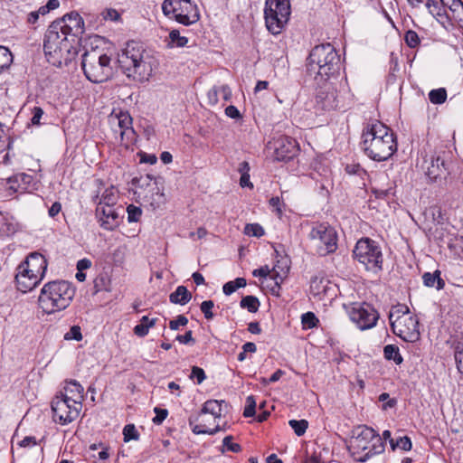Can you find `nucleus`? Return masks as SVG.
Listing matches in <instances>:
<instances>
[{"instance_id": "1", "label": "nucleus", "mask_w": 463, "mask_h": 463, "mask_svg": "<svg viewBox=\"0 0 463 463\" xmlns=\"http://www.w3.org/2000/svg\"><path fill=\"white\" fill-rule=\"evenodd\" d=\"M118 62L123 74L140 82L147 81L158 66L156 56L135 41L127 43L118 54Z\"/></svg>"}, {"instance_id": "2", "label": "nucleus", "mask_w": 463, "mask_h": 463, "mask_svg": "<svg viewBox=\"0 0 463 463\" xmlns=\"http://www.w3.org/2000/svg\"><path fill=\"white\" fill-rule=\"evenodd\" d=\"M362 148L374 161H385L397 150L394 134L380 121L368 123L363 129Z\"/></svg>"}, {"instance_id": "3", "label": "nucleus", "mask_w": 463, "mask_h": 463, "mask_svg": "<svg viewBox=\"0 0 463 463\" xmlns=\"http://www.w3.org/2000/svg\"><path fill=\"white\" fill-rule=\"evenodd\" d=\"M342 68L341 58L330 43L315 46L308 56L307 71L315 74L317 85L335 79Z\"/></svg>"}, {"instance_id": "4", "label": "nucleus", "mask_w": 463, "mask_h": 463, "mask_svg": "<svg viewBox=\"0 0 463 463\" xmlns=\"http://www.w3.org/2000/svg\"><path fill=\"white\" fill-rule=\"evenodd\" d=\"M74 42L62 31V24L52 22L43 41V51L48 61L57 67L67 65L77 52L73 47Z\"/></svg>"}, {"instance_id": "5", "label": "nucleus", "mask_w": 463, "mask_h": 463, "mask_svg": "<svg viewBox=\"0 0 463 463\" xmlns=\"http://www.w3.org/2000/svg\"><path fill=\"white\" fill-rule=\"evenodd\" d=\"M75 295V288L65 280L51 281L45 284L39 296L41 308L48 314L65 309Z\"/></svg>"}, {"instance_id": "6", "label": "nucleus", "mask_w": 463, "mask_h": 463, "mask_svg": "<svg viewBox=\"0 0 463 463\" xmlns=\"http://www.w3.org/2000/svg\"><path fill=\"white\" fill-rule=\"evenodd\" d=\"M349 450L356 461L365 462L373 456L383 452L384 445L373 429L362 426L354 430Z\"/></svg>"}, {"instance_id": "7", "label": "nucleus", "mask_w": 463, "mask_h": 463, "mask_svg": "<svg viewBox=\"0 0 463 463\" xmlns=\"http://www.w3.org/2000/svg\"><path fill=\"white\" fill-rule=\"evenodd\" d=\"M111 59L101 51H86L81 57V67L86 78L93 83L108 80L113 73Z\"/></svg>"}, {"instance_id": "8", "label": "nucleus", "mask_w": 463, "mask_h": 463, "mask_svg": "<svg viewBox=\"0 0 463 463\" xmlns=\"http://www.w3.org/2000/svg\"><path fill=\"white\" fill-rule=\"evenodd\" d=\"M354 258L374 274L383 269V257L379 244L370 238L360 239L353 250Z\"/></svg>"}, {"instance_id": "9", "label": "nucleus", "mask_w": 463, "mask_h": 463, "mask_svg": "<svg viewBox=\"0 0 463 463\" xmlns=\"http://www.w3.org/2000/svg\"><path fill=\"white\" fill-rule=\"evenodd\" d=\"M161 8L165 16L184 26L194 24L200 19L198 7L191 0H164Z\"/></svg>"}, {"instance_id": "10", "label": "nucleus", "mask_w": 463, "mask_h": 463, "mask_svg": "<svg viewBox=\"0 0 463 463\" xmlns=\"http://www.w3.org/2000/svg\"><path fill=\"white\" fill-rule=\"evenodd\" d=\"M307 237L320 256H326L337 249L336 231L328 223L314 222Z\"/></svg>"}, {"instance_id": "11", "label": "nucleus", "mask_w": 463, "mask_h": 463, "mask_svg": "<svg viewBox=\"0 0 463 463\" xmlns=\"http://www.w3.org/2000/svg\"><path fill=\"white\" fill-rule=\"evenodd\" d=\"M290 15L289 0H266L264 17L267 29L272 34L281 33Z\"/></svg>"}, {"instance_id": "12", "label": "nucleus", "mask_w": 463, "mask_h": 463, "mask_svg": "<svg viewBox=\"0 0 463 463\" xmlns=\"http://www.w3.org/2000/svg\"><path fill=\"white\" fill-rule=\"evenodd\" d=\"M347 312L350 319L362 330L373 328L379 319L378 312L367 303L352 304Z\"/></svg>"}, {"instance_id": "13", "label": "nucleus", "mask_w": 463, "mask_h": 463, "mask_svg": "<svg viewBox=\"0 0 463 463\" xmlns=\"http://www.w3.org/2000/svg\"><path fill=\"white\" fill-rule=\"evenodd\" d=\"M81 407L82 403H73L57 395L52 402L53 420L55 422H59L61 425H66L77 419Z\"/></svg>"}, {"instance_id": "14", "label": "nucleus", "mask_w": 463, "mask_h": 463, "mask_svg": "<svg viewBox=\"0 0 463 463\" xmlns=\"http://www.w3.org/2000/svg\"><path fill=\"white\" fill-rule=\"evenodd\" d=\"M392 332L402 340L415 343L420 337L419 320L415 316H402L391 325Z\"/></svg>"}, {"instance_id": "15", "label": "nucleus", "mask_w": 463, "mask_h": 463, "mask_svg": "<svg viewBox=\"0 0 463 463\" xmlns=\"http://www.w3.org/2000/svg\"><path fill=\"white\" fill-rule=\"evenodd\" d=\"M319 88L316 95V107L317 110L329 111L340 108V100L337 91L327 82L318 85Z\"/></svg>"}, {"instance_id": "16", "label": "nucleus", "mask_w": 463, "mask_h": 463, "mask_svg": "<svg viewBox=\"0 0 463 463\" xmlns=\"http://www.w3.org/2000/svg\"><path fill=\"white\" fill-rule=\"evenodd\" d=\"M47 260L45 257L39 252H32L30 253L24 261L19 264V269L25 272L33 274L37 279H43L46 269H47Z\"/></svg>"}, {"instance_id": "17", "label": "nucleus", "mask_w": 463, "mask_h": 463, "mask_svg": "<svg viewBox=\"0 0 463 463\" xmlns=\"http://www.w3.org/2000/svg\"><path fill=\"white\" fill-rule=\"evenodd\" d=\"M272 148L274 158L278 161L290 160L298 151L296 140L286 136L275 139L272 143Z\"/></svg>"}, {"instance_id": "18", "label": "nucleus", "mask_w": 463, "mask_h": 463, "mask_svg": "<svg viewBox=\"0 0 463 463\" xmlns=\"http://www.w3.org/2000/svg\"><path fill=\"white\" fill-rule=\"evenodd\" d=\"M53 23L62 24V31L73 41H76V38L84 32V21L78 13L67 14L62 19L54 21Z\"/></svg>"}, {"instance_id": "19", "label": "nucleus", "mask_w": 463, "mask_h": 463, "mask_svg": "<svg viewBox=\"0 0 463 463\" xmlns=\"http://www.w3.org/2000/svg\"><path fill=\"white\" fill-rule=\"evenodd\" d=\"M426 175L431 182H437L438 179L445 177L448 174V164L444 156L439 155H432L430 162H427Z\"/></svg>"}, {"instance_id": "20", "label": "nucleus", "mask_w": 463, "mask_h": 463, "mask_svg": "<svg viewBox=\"0 0 463 463\" xmlns=\"http://www.w3.org/2000/svg\"><path fill=\"white\" fill-rule=\"evenodd\" d=\"M96 215L103 229L112 231L118 226V213L114 208V205H98L96 208Z\"/></svg>"}, {"instance_id": "21", "label": "nucleus", "mask_w": 463, "mask_h": 463, "mask_svg": "<svg viewBox=\"0 0 463 463\" xmlns=\"http://www.w3.org/2000/svg\"><path fill=\"white\" fill-rule=\"evenodd\" d=\"M33 180V176L25 173H19L10 176L6 179L9 194L12 195L14 193H25L29 189Z\"/></svg>"}, {"instance_id": "22", "label": "nucleus", "mask_w": 463, "mask_h": 463, "mask_svg": "<svg viewBox=\"0 0 463 463\" xmlns=\"http://www.w3.org/2000/svg\"><path fill=\"white\" fill-rule=\"evenodd\" d=\"M16 270L15 281L17 288L24 293L33 289L41 281V279H37L33 274L25 273L20 270L19 267H17Z\"/></svg>"}, {"instance_id": "23", "label": "nucleus", "mask_w": 463, "mask_h": 463, "mask_svg": "<svg viewBox=\"0 0 463 463\" xmlns=\"http://www.w3.org/2000/svg\"><path fill=\"white\" fill-rule=\"evenodd\" d=\"M83 387L76 381H70L64 387V392L61 393V397L75 403H81L83 401Z\"/></svg>"}, {"instance_id": "24", "label": "nucleus", "mask_w": 463, "mask_h": 463, "mask_svg": "<svg viewBox=\"0 0 463 463\" xmlns=\"http://www.w3.org/2000/svg\"><path fill=\"white\" fill-rule=\"evenodd\" d=\"M117 123L119 128V135L121 137V140L124 139L125 136H128L129 134H133L134 130L132 128V118L128 112H120L117 117Z\"/></svg>"}, {"instance_id": "25", "label": "nucleus", "mask_w": 463, "mask_h": 463, "mask_svg": "<svg viewBox=\"0 0 463 463\" xmlns=\"http://www.w3.org/2000/svg\"><path fill=\"white\" fill-rule=\"evenodd\" d=\"M279 265H276L273 267V269L270 270L268 266L261 267L260 269H254L252 272V275L254 277H260V278H266L271 273V277L275 279L276 285H279L283 281L284 276H286L287 271H283V274H280L278 271Z\"/></svg>"}, {"instance_id": "26", "label": "nucleus", "mask_w": 463, "mask_h": 463, "mask_svg": "<svg viewBox=\"0 0 463 463\" xmlns=\"http://www.w3.org/2000/svg\"><path fill=\"white\" fill-rule=\"evenodd\" d=\"M191 298L192 295L184 286H178L176 289L169 295L171 303L182 306L187 304Z\"/></svg>"}, {"instance_id": "27", "label": "nucleus", "mask_w": 463, "mask_h": 463, "mask_svg": "<svg viewBox=\"0 0 463 463\" xmlns=\"http://www.w3.org/2000/svg\"><path fill=\"white\" fill-rule=\"evenodd\" d=\"M224 401H217V400H209L204 402L202 410L201 415L203 414H211L213 416L214 420L217 419H221L222 416V404Z\"/></svg>"}, {"instance_id": "28", "label": "nucleus", "mask_w": 463, "mask_h": 463, "mask_svg": "<svg viewBox=\"0 0 463 463\" xmlns=\"http://www.w3.org/2000/svg\"><path fill=\"white\" fill-rule=\"evenodd\" d=\"M422 279L426 287H434L435 283H437L436 288L438 290L443 289L445 287V281L440 278L439 270H435L433 273L425 272Z\"/></svg>"}, {"instance_id": "29", "label": "nucleus", "mask_w": 463, "mask_h": 463, "mask_svg": "<svg viewBox=\"0 0 463 463\" xmlns=\"http://www.w3.org/2000/svg\"><path fill=\"white\" fill-rule=\"evenodd\" d=\"M328 280L321 275H317L310 279V291L314 296L326 292Z\"/></svg>"}, {"instance_id": "30", "label": "nucleus", "mask_w": 463, "mask_h": 463, "mask_svg": "<svg viewBox=\"0 0 463 463\" xmlns=\"http://www.w3.org/2000/svg\"><path fill=\"white\" fill-rule=\"evenodd\" d=\"M156 318H149L147 316L142 317L140 323L134 327V333L139 337H144L148 334L149 328L156 325Z\"/></svg>"}, {"instance_id": "31", "label": "nucleus", "mask_w": 463, "mask_h": 463, "mask_svg": "<svg viewBox=\"0 0 463 463\" xmlns=\"http://www.w3.org/2000/svg\"><path fill=\"white\" fill-rule=\"evenodd\" d=\"M383 354L387 360H392L396 364H401L403 361L398 346L387 345L383 348Z\"/></svg>"}, {"instance_id": "32", "label": "nucleus", "mask_w": 463, "mask_h": 463, "mask_svg": "<svg viewBox=\"0 0 463 463\" xmlns=\"http://www.w3.org/2000/svg\"><path fill=\"white\" fill-rule=\"evenodd\" d=\"M189 425L192 429V431L194 434L213 435L216 432H218L219 430H221V427H220L219 423H217L213 429H211V428L207 427L205 424H194V421L192 420V419H190Z\"/></svg>"}, {"instance_id": "33", "label": "nucleus", "mask_w": 463, "mask_h": 463, "mask_svg": "<svg viewBox=\"0 0 463 463\" xmlns=\"http://www.w3.org/2000/svg\"><path fill=\"white\" fill-rule=\"evenodd\" d=\"M240 306L241 308H246L250 313H255L259 309L260 301L258 298L249 295L241 298Z\"/></svg>"}, {"instance_id": "34", "label": "nucleus", "mask_w": 463, "mask_h": 463, "mask_svg": "<svg viewBox=\"0 0 463 463\" xmlns=\"http://www.w3.org/2000/svg\"><path fill=\"white\" fill-rule=\"evenodd\" d=\"M118 200L117 192L114 187L106 189L101 195L98 205H115Z\"/></svg>"}, {"instance_id": "35", "label": "nucleus", "mask_w": 463, "mask_h": 463, "mask_svg": "<svg viewBox=\"0 0 463 463\" xmlns=\"http://www.w3.org/2000/svg\"><path fill=\"white\" fill-rule=\"evenodd\" d=\"M169 46L171 47H184L187 44L188 39L185 36H181L180 32L176 29L169 33Z\"/></svg>"}, {"instance_id": "36", "label": "nucleus", "mask_w": 463, "mask_h": 463, "mask_svg": "<svg viewBox=\"0 0 463 463\" xmlns=\"http://www.w3.org/2000/svg\"><path fill=\"white\" fill-rule=\"evenodd\" d=\"M13 61V55L8 48L0 45V73L10 66Z\"/></svg>"}, {"instance_id": "37", "label": "nucleus", "mask_w": 463, "mask_h": 463, "mask_svg": "<svg viewBox=\"0 0 463 463\" xmlns=\"http://www.w3.org/2000/svg\"><path fill=\"white\" fill-rule=\"evenodd\" d=\"M429 99L433 104H442L446 101L447 91L444 88L432 90L429 93Z\"/></svg>"}, {"instance_id": "38", "label": "nucleus", "mask_w": 463, "mask_h": 463, "mask_svg": "<svg viewBox=\"0 0 463 463\" xmlns=\"http://www.w3.org/2000/svg\"><path fill=\"white\" fill-rule=\"evenodd\" d=\"M449 249L455 259L463 260V236L456 238L449 244Z\"/></svg>"}, {"instance_id": "39", "label": "nucleus", "mask_w": 463, "mask_h": 463, "mask_svg": "<svg viewBox=\"0 0 463 463\" xmlns=\"http://www.w3.org/2000/svg\"><path fill=\"white\" fill-rule=\"evenodd\" d=\"M110 280L106 274H100L94 279V288L96 292L109 291Z\"/></svg>"}, {"instance_id": "40", "label": "nucleus", "mask_w": 463, "mask_h": 463, "mask_svg": "<svg viewBox=\"0 0 463 463\" xmlns=\"http://www.w3.org/2000/svg\"><path fill=\"white\" fill-rule=\"evenodd\" d=\"M410 310L408 307L398 305L395 307H392V309L389 312V320L390 324L393 322V320L398 319L402 316H409Z\"/></svg>"}, {"instance_id": "41", "label": "nucleus", "mask_w": 463, "mask_h": 463, "mask_svg": "<svg viewBox=\"0 0 463 463\" xmlns=\"http://www.w3.org/2000/svg\"><path fill=\"white\" fill-rule=\"evenodd\" d=\"M288 424L293 429L295 434L298 437L304 435L308 427V422L306 420H290Z\"/></svg>"}, {"instance_id": "42", "label": "nucleus", "mask_w": 463, "mask_h": 463, "mask_svg": "<svg viewBox=\"0 0 463 463\" xmlns=\"http://www.w3.org/2000/svg\"><path fill=\"white\" fill-rule=\"evenodd\" d=\"M411 441L409 437H400L396 441L394 439H391V447L392 450L396 448H399L404 451H409L411 449Z\"/></svg>"}, {"instance_id": "43", "label": "nucleus", "mask_w": 463, "mask_h": 463, "mask_svg": "<svg viewBox=\"0 0 463 463\" xmlns=\"http://www.w3.org/2000/svg\"><path fill=\"white\" fill-rule=\"evenodd\" d=\"M13 141L5 132V125L0 123V153L5 150H10Z\"/></svg>"}, {"instance_id": "44", "label": "nucleus", "mask_w": 463, "mask_h": 463, "mask_svg": "<svg viewBox=\"0 0 463 463\" xmlns=\"http://www.w3.org/2000/svg\"><path fill=\"white\" fill-rule=\"evenodd\" d=\"M301 322L304 328L310 329L317 326L318 319L317 318L314 313L307 312L302 315Z\"/></svg>"}, {"instance_id": "45", "label": "nucleus", "mask_w": 463, "mask_h": 463, "mask_svg": "<svg viewBox=\"0 0 463 463\" xmlns=\"http://www.w3.org/2000/svg\"><path fill=\"white\" fill-rule=\"evenodd\" d=\"M455 361L457 368L460 374L463 375V342H458L455 346Z\"/></svg>"}, {"instance_id": "46", "label": "nucleus", "mask_w": 463, "mask_h": 463, "mask_svg": "<svg viewBox=\"0 0 463 463\" xmlns=\"http://www.w3.org/2000/svg\"><path fill=\"white\" fill-rule=\"evenodd\" d=\"M404 41L410 48H416L420 43V40L418 33L412 30H408L406 32Z\"/></svg>"}, {"instance_id": "47", "label": "nucleus", "mask_w": 463, "mask_h": 463, "mask_svg": "<svg viewBox=\"0 0 463 463\" xmlns=\"http://www.w3.org/2000/svg\"><path fill=\"white\" fill-rule=\"evenodd\" d=\"M127 213L128 221L129 222H135L139 221L142 214V210L139 207L135 206L134 204H129L127 208Z\"/></svg>"}, {"instance_id": "48", "label": "nucleus", "mask_w": 463, "mask_h": 463, "mask_svg": "<svg viewBox=\"0 0 463 463\" xmlns=\"http://www.w3.org/2000/svg\"><path fill=\"white\" fill-rule=\"evenodd\" d=\"M214 307V303L213 300H204L200 305V309L203 313L204 317L207 320H211L213 318L214 315L213 313V308Z\"/></svg>"}, {"instance_id": "49", "label": "nucleus", "mask_w": 463, "mask_h": 463, "mask_svg": "<svg viewBox=\"0 0 463 463\" xmlns=\"http://www.w3.org/2000/svg\"><path fill=\"white\" fill-rule=\"evenodd\" d=\"M256 413V401L252 395L246 399V407L243 411V416L246 418L252 417Z\"/></svg>"}, {"instance_id": "50", "label": "nucleus", "mask_w": 463, "mask_h": 463, "mask_svg": "<svg viewBox=\"0 0 463 463\" xmlns=\"http://www.w3.org/2000/svg\"><path fill=\"white\" fill-rule=\"evenodd\" d=\"M124 440L126 442L131 439H138V432L134 424H128L123 429Z\"/></svg>"}, {"instance_id": "51", "label": "nucleus", "mask_w": 463, "mask_h": 463, "mask_svg": "<svg viewBox=\"0 0 463 463\" xmlns=\"http://www.w3.org/2000/svg\"><path fill=\"white\" fill-rule=\"evenodd\" d=\"M64 339L80 341L82 339L80 326H72L70 328V330L64 335Z\"/></svg>"}, {"instance_id": "52", "label": "nucleus", "mask_w": 463, "mask_h": 463, "mask_svg": "<svg viewBox=\"0 0 463 463\" xmlns=\"http://www.w3.org/2000/svg\"><path fill=\"white\" fill-rule=\"evenodd\" d=\"M245 233L248 235L260 237L264 234V230L258 223H250L245 226Z\"/></svg>"}, {"instance_id": "53", "label": "nucleus", "mask_w": 463, "mask_h": 463, "mask_svg": "<svg viewBox=\"0 0 463 463\" xmlns=\"http://www.w3.org/2000/svg\"><path fill=\"white\" fill-rule=\"evenodd\" d=\"M378 400L380 402H383V410H387L388 408H393L397 404L396 399H391L389 393H387V392L381 393L379 395Z\"/></svg>"}, {"instance_id": "54", "label": "nucleus", "mask_w": 463, "mask_h": 463, "mask_svg": "<svg viewBox=\"0 0 463 463\" xmlns=\"http://www.w3.org/2000/svg\"><path fill=\"white\" fill-rule=\"evenodd\" d=\"M232 436H226L222 439V446L226 448L227 450H230L232 452H239L241 449V447L238 443L232 442Z\"/></svg>"}, {"instance_id": "55", "label": "nucleus", "mask_w": 463, "mask_h": 463, "mask_svg": "<svg viewBox=\"0 0 463 463\" xmlns=\"http://www.w3.org/2000/svg\"><path fill=\"white\" fill-rule=\"evenodd\" d=\"M188 324V319L184 315H179L175 319L169 322L171 330H178L180 326H184Z\"/></svg>"}, {"instance_id": "56", "label": "nucleus", "mask_w": 463, "mask_h": 463, "mask_svg": "<svg viewBox=\"0 0 463 463\" xmlns=\"http://www.w3.org/2000/svg\"><path fill=\"white\" fill-rule=\"evenodd\" d=\"M426 7L429 10V13L433 16H441V7L439 5V3L434 0H428L426 3Z\"/></svg>"}, {"instance_id": "57", "label": "nucleus", "mask_w": 463, "mask_h": 463, "mask_svg": "<svg viewBox=\"0 0 463 463\" xmlns=\"http://www.w3.org/2000/svg\"><path fill=\"white\" fill-rule=\"evenodd\" d=\"M154 411L156 413V417L153 418V422L156 425H160L165 420V419L167 417L168 411L166 409H161V408L156 407L154 409Z\"/></svg>"}, {"instance_id": "58", "label": "nucleus", "mask_w": 463, "mask_h": 463, "mask_svg": "<svg viewBox=\"0 0 463 463\" xmlns=\"http://www.w3.org/2000/svg\"><path fill=\"white\" fill-rule=\"evenodd\" d=\"M190 378H192V379L195 378L197 380L198 383H202L205 380L206 375H205L204 371L202 368H200L198 366H193Z\"/></svg>"}, {"instance_id": "59", "label": "nucleus", "mask_w": 463, "mask_h": 463, "mask_svg": "<svg viewBox=\"0 0 463 463\" xmlns=\"http://www.w3.org/2000/svg\"><path fill=\"white\" fill-rule=\"evenodd\" d=\"M103 18L109 21H118L120 18V14L115 9H107L102 13Z\"/></svg>"}, {"instance_id": "60", "label": "nucleus", "mask_w": 463, "mask_h": 463, "mask_svg": "<svg viewBox=\"0 0 463 463\" xmlns=\"http://www.w3.org/2000/svg\"><path fill=\"white\" fill-rule=\"evenodd\" d=\"M218 95H219V89L217 87H213L210 89L207 92V98L209 100V104L215 105L218 102Z\"/></svg>"}, {"instance_id": "61", "label": "nucleus", "mask_w": 463, "mask_h": 463, "mask_svg": "<svg viewBox=\"0 0 463 463\" xmlns=\"http://www.w3.org/2000/svg\"><path fill=\"white\" fill-rule=\"evenodd\" d=\"M176 340L182 344H194L195 340L193 337L192 331H187L184 335H179L176 336Z\"/></svg>"}, {"instance_id": "62", "label": "nucleus", "mask_w": 463, "mask_h": 463, "mask_svg": "<svg viewBox=\"0 0 463 463\" xmlns=\"http://www.w3.org/2000/svg\"><path fill=\"white\" fill-rule=\"evenodd\" d=\"M225 115L231 118L238 119L241 115L235 106L230 105L225 109Z\"/></svg>"}, {"instance_id": "63", "label": "nucleus", "mask_w": 463, "mask_h": 463, "mask_svg": "<svg viewBox=\"0 0 463 463\" xmlns=\"http://www.w3.org/2000/svg\"><path fill=\"white\" fill-rule=\"evenodd\" d=\"M43 115V110L40 107H34L33 109V118L31 119L33 125H39Z\"/></svg>"}, {"instance_id": "64", "label": "nucleus", "mask_w": 463, "mask_h": 463, "mask_svg": "<svg viewBox=\"0 0 463 463\" xmlns=\"http://www.w3.org/2000/svg\"><path fill=\"white\" fill-rule=\"evenodd\" d=\"M283 374L284 372L280 369H278L269 379H263L262 383L265 384L275 383L279 381Z\"/></svg>"}]
</instances>
